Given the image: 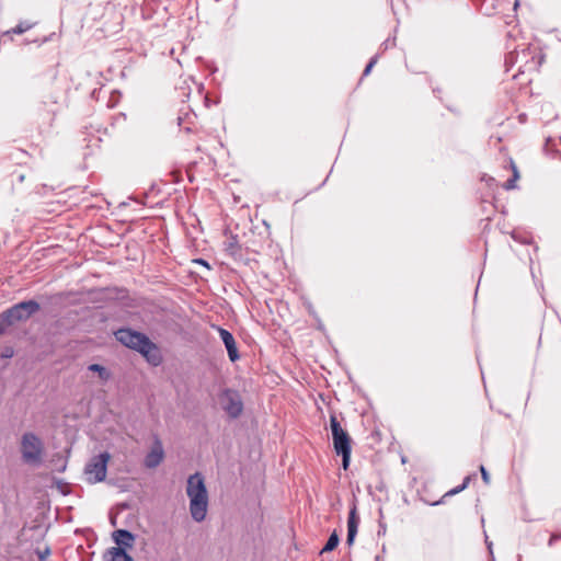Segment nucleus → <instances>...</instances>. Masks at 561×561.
Returning a JSON list of instances; mask_svg holds the SVG:
<instances>
[{"label":"nucleus","mask_w":561,"mask_h":561,"mask_svg":"<svg viewBox=\"0 0 561 561\" xmlns=\"http://www.w3.org/2000/svg\"><path fill=\"white\" fill-rule=\"evenodd\" d=\"M186 494L190 499V513L192 518L197 523L203 522L208 510V492L204 477L199 472L188 477Z\"/></svg>","instance_id":"1"},{"label":"nucleus","mask_w":561,"mask_h":561,"mask_svg":"<svg viewBox=\"0 0 561 561\" xmlns=\"http://www.w3.org/2000/svg\"><path fill=\"white\" fill-rule=\"evenodd\" d=\"M20 453L23 463L37 468L44 461V443L35 433L26 432L21 437Z\"/></svg>","instance_id":"2"},{"label":"nucleus","mask_w":561,"mask_h":561,"mask_svg":"<svg viewBox=\"0 0 561 561\" xmlns=\"http://www.w3.org/2000/svg\"><path fill=\"white\" fill-rule=\"evenodd\" d=\"M542 61V56L536 58L535 50L530 47H525L522 50H513L505 57L506 71L514 65H518V73L527 71H537Z\"/></svg>","instance_id":"3"},{"label":"nucleus","mask_w":561,"mask_h":561,"mask_svg":"<svg viewBox=\"0 0 561 561\" xmlns=\"http://www.w3.org/2000/svg\"><path fill=\"white\" fill-rule=\"evenodd\" d=\"M330 427L335 453L342 457L343 469L346 470L351 460V437L345 430L342 428L335 415L330 417Z\"/></svg>","instance_id":"4"},{"label":"nucleus","mask_w":561,"mask_h":561,"mask_svg":"<svg viewBox=\"0 0 561 561\" xmlns=\"http://www.w3.org/2000/svg\"><path fill=\"white\" fill-rule=\"evenodd\" d=\"M39 304L35 300H26L15 304L2 312L1 319L7 325L19 321H25L39 310Z\"/></svg>","instance_id":"5"},{"label":"nucleus","mask_w":561,"mask_h":561,"mask_svg":"<svg viewBox=\"0 0 561 561\" xmlns=\"http://www.w3.org/2000/svg\"><path fill=\"white\" fill-rule=\"evenodd\" d=\"M110 458V454L104 451L90 459L84 468V473L89 482L96 483L105 479Z\"/></svg>","instance_id":"6"},{"label":"nucleus","mask_w":561,"mask_h":561,"mask_svg":"<svg viewBox=\"0 0 561 561\" xmlns=\"http://www.w3.org/2000/svg\"><path fill=\"white\" fill-rule=\"evenodd\" d=\"M114 336L121 344L137 352L142 350L144 345H149L147 342L149 337L146 334L129 328L116 330Z\"/></svg>","instance_id":"7"},{"label":"nucleus","mask_w":561,"mask_h":561,"mask_svg":"<svg viewBox=\"0 0 561 561\" xmlns=\"http://www.w3.org/2000/svg\"><path fill=\"white\" fill-rule=\"evenodd\" d=\"M219 402L222 410L231 417L237 419L243 411V402L237 390L224 389L219 393Z\"/></svg>","instance_id":"8"},{"label":"nucleus","mask_w":561,"mask_h":561,"mask_svg":"<svg viewBox=\"0 0 561 561\" xmlns=\"http://www.w3.org/2000/svg\"><path fill=\"white\" fill-rule=\"evenodd\" d=\"M58 102H59V95H57L55 93H50L45 96V100H43L37 107L38 116L48 126H51V124L55 119Z\"/></svg>","instance_id":"9"},{"label":"nucleus","mask_w":561,"mask_h":561,"mask_svg":"<svg viewBox=\"0 0 561 561\" xmlns=\"http://www.w3.org/2000/svg\"><path fill=\"white\" fill-rule=\"evenodd\" d=\"M215 328L218 331V333L226 346L229 359L232 363L237 362L240 358V354H239L237 343H236L233 335L228 330H226L221 327H215Z\"/></svg>","instance_id":"10"},{"label":"nucleus","mask_w":561,"mask_h":561,"mask_svg":"<svg viewBox=\"0 0 561 561\" xmlns=\"http://www.w3.org/2000/svg\"><path fill=\"white\" fill-rule=\"evenodd\" d=\"M164 451L161 442L156 438L151 450L145 457V466L149 469L158 467L163 460Z\"/></svg>","instance_id":"11"},{"label":"nucleus","mask_w":561,"mask_h":561,"mask_svg":"<svg viewBox=\"0 0 561 561\" xmlns=\"http://www.w3.org/2000/svg\"><path fill=\"white\" fill-rule=\"evenodd\" d=\"M149 345H144L142 350H139L138 353H140L149 364L153 366H158L162 362V356L159 351V347L150 340L148 339Z\"/></svg>","instance_id":"12"},{"label":"nucleus","mask_w":561,"mask_h":561,"mask_svg":"<svg viewBox=\"0 0 561 561\" xmlns=\"http://www.w3.org/2000/svg\"><path fill=\"white\" fill-rule=\"evenodd\" d=\"M359 525V517L357 515V507L354 504L353 507L350 510L348 513V519H347V537H346V543L348 546H352L354 543L355 537L357 535Z\"/></svg>","instance_id":"13"},{"label":"nucleus","mask_w":561,"mask_h":561,"mask_svg":"<svg viewBox=\"0 0 561 561\" xmlns=\"http://www.w3.org/2000/svg\"><path fill=\"white\" fill-rule=\"evenodd\" d=\"M113 540L117 545L116 548H131L135 541V536L127 529H117L112 535Z\"/></svg>","instance_id":"14"},{"label":"nucleus","mask_w":561,"mask_h":561,"mask_svg":"<svg viewBox=\"0 0 561 561\" xmlns=\"http://www.w3.org/2000/svg\"><path fill=\"white\" fill-rule=\"evenodd\" d=\"M104 557L106 561H134L124 548H110Z\"/></svg>","instance_id":"15"},{"label":"nucleus","mask_w":561,"mask_h":561,"mask_svg":"<svg viewBox=\"0 0 561 561\" xmlns=\"http://www.w3.org/2000/svg\"><path fill=\"white\" fill-rule=\"evenodd\" d=\"M510 165L512 168L513 175L503 184V187L507 191L516 188V182L519 179L518 169L512 159H510Z\"/></svg>","instance_id":"16"},{"label":"nucleus","mask_w":561,"mask_h":561,"mask_svg":"<svg viewBox=\"0 0 561 561\" xmlns=\"http://www.w3.org/2000/svg\"><path fill=\"white\" fill-rule=\"evenodd\" d=\"M545 151L553 159L559 158L561 160V152L558 149V144L554 139L548 138L545 144Z\"/></svg>","instance_id":"17"},{"label":"nucleus","mask_w":561,"mask_h":561,"mask_svg":"<svg viewBox=\"0 0 561 561\" xmlns=\"http://www.w3.org/2000/svg\"><path fill=\"white\" fill-rule=\"evenodd\" d=\"M88 370L96 373L102 381H107L111 378L110 370L100 364L89 365Z\"/></svg>","instance_id":"18"},{"label":"nucleus","mask_w":561,"mask_h":561,"mask_svg":"<svg viewBox=\"0 0 561 561\" xmlns=\"http://www.w3.org/2000/svg\"><path fill=\"white\" fill-rule=\"evenodd\" d=\"M33 25H34L33 23H30L27 21L20 22L15 27L7 31L4 33V35H9V34H18V35H20V34H23L26 31H28L30 28H32Z\"/></svg>","instance_id":"19"},{"label":"nucleus","mask_w":561,"mask_h":561,"mask_svg":"<svg viewBox=\"0 0 561 561\" xmlns=\"http://www.w3.org/2000/svg\"><path fill=\"white\" fill-rule=\"evenodd\" d=\"M339 541H340L339 535L336 534V531H333L330 535L325 546L322 548L320 553L330 552V551L334 550L337 547Z\"/></svg>","instance_id":"20"},{"label":"nucleus","mask_w":561,"mask_h":561,"mask_svg":"<svg viewBox=\"0 0 561 561\" xmlns=\"http://www.w3.org/2000/svg\"><path fill=\"white\" fill-rule=\"evenodd\" d=\"M377 59H378V56H374L373 58H370L369 62L367 64V66L365 67L364 71H363V76H368L369 72L371 71L373 67L376 65L377 62Z\"/></svg>","instance_id":"21"},{"label":"nucleus","mask_w":561,"mask_h":561,"mask_svg":"<svg viewBox=\"0 0 561 561\" xmlns=\"http://www.w3.org/2000/svg\"><path fill=\"white\" fill-rule=\"evenodd\" d=\"M470 480H471V477H470V476L466 477V478L463 479V482H462L460 485H458V486L454 488V489H455V492H456V493H459V492L463 491V490L469 485Z\"/></svg>","instance_id":"22"},{"label":"nucleus","mask_w":561,"mask_h":561,"mask_svg":"<svg viewBox=\"0 0 561 561\" xmlns=\"http://www.w3.org/2000/svg\"><path fill=\"white\" fill-rule=\"evenodd\" d=\"M470 480H471V477H470V476L466 477V478L463 479V482H462L460 485H458V486L454 488V489H455V492H456V493H459V492L463 491V490L469 485Z\"/></svg>","instance_id":"23"},{"label":"nucleus","mask_w":561,"mask_h":561,"mask_svg":"<svg viewBox=\"0 0 561 561\" xmlns=\"http://www.w3.org/2000/svg\"><path fill=\"white\" fill-rule=\"evenodd\" d=\"M480 472H481V477H482L483 482L485 484H489L490 483V474L486 471V469L484 468V466H480Z\"/></svg>","instance_id":"24"},{"label":"nucleus","mask_w":561,"mask_h":561,"mask_svg":"<svg viewBox=\"0 0 561 561\" xmlns=\"http://www.w3.org/2000/svg\"><path fill=\"white\" fill-rule=\"evenodd\" d=\"M50 551L48 548H46L44 551H37L39 561H45Z\"/></svg>","instance_id":"25"},{"label":"nucleus","mask_w":561,"mask_h":561,"mask_svg":"<svg viewBox=\"0 0 561 561\" xmlns=\"http://www.w3.org/2000/svg\"><path fill=\"white\" fill-rule=\"evenodd\" d=\"M559 539H561V534H553V535H551V537H550V539H549V541H548V545H549V546H552V545H553V542H554L556 540H559Z\"/></svg>","instance_id":"26"},{"label":"nucleus","mask_w":561,"mask_h":561,"mask_svg":"<svg viewBox=\"0 0 561 561\" xmlns=\"http://www.w3.org/2000/svg\"><path fill=\"white\" fill-rule=\"evenodd\" d=\"M194 262H195V263H197V264H201V265H203V266H205V267H207V268H210V266H209L208 262H207V261H205L204 259H197V260H195Z\"/></svg>","instance_id":"27"},{"label":"nucleus","mask_w":561,"mask_h":561,"mask_svg":"<svg viewBox=\"0 0 561 561\" xmlns=\"http://www.w3.org/2000/svg\"><path fill=\"white\" fill-rule=\"evenodd\" d=\"M486 542V546H488V549H489V552L491 554V561H494V557H493V551H492V542L489 541L488 539L485 540Z\"/></svg>","instance_id":"28"},{"label":"nucleus","mask_w":561,"mask_h":561,"mask_svg":"<svg viewBox=\"0 0 561 561\" xmlns=\"http://www.w3.org/2000/svg\"><path fill=\"white\" fill-rule=\"evenodd\" d=\"M8 325L5 324V322H3L2 320L0 321V335L4 332L5 328Z\"/></svg>","instance_id":"29"},{"label":"nucleus","mask_w":561,"mask_h":561,"mask_svg":"<svg viewBox=\"0 0 561 561\" xmlns=\"http://www.w3.org/2000/svg\"><path fill=\"white\" fill-rule=\"evenodd\" d=\"M455 494H457V493L455 492V489H451L450 491H448V492L445 494V496L455 495Z\"/></svg>","instance_id":"30"},{"label":"nucleus","mask_w":561,"mask_h":561,"mask_svg":"<svg viewBox=\"0 0 561 561\" xmlns=\"http://www.w3.org/2000/svg\"><path fill=\"white\" fill-rule=\"evenodd\" d=\"M19 180H20V181H23V180H24V176H23V175H20V176H19Z\"/></svg>","instance_id":"31"}]
</instances>
